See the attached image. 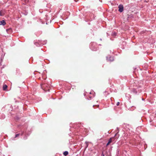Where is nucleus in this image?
I'll list each match as a JSON object with an SVG mask.
<instances>
[{"label": "nucleus", "mask_w": 156, "mask_h": 156, "mask_svg": "<svg viewBox=\"0 0 156 156\" xmlns=\"http://www.w3.org/2000/svg\"><path fill=\"white\" fill-rule=\"evenodd\" d=\"M106 59L107 60L110 62H112L114 60L113 57L111 56L107 57Z\"/></svg>", "instance_id": "6"}, {"label": "nucleus", "mask_w": 156, "mask_h": 156, "mask_svg": "<svg viewBox=\"0 0 156 156\" xmlns=\"http://www.w3.org/2000/svg\"><path fill=\"white\" fill-rule=\"evenodd\" d=\"M119 136V135L118 134V133H117L115 134L114 137H115V138L114 137H112L109 139L108 142L106 144V146L108 145L114 141L115 139H117Z\"/></svg>", "instance_id": "1"}, {"label": "nucleus", "mask_w": 156, "mask_h": 156, "mask_svg": "<svg viewBox=\"0 0 156 156\" xmlns=\"http://www.w3.org/2000/svg\"><path fill=\"white\" fill-rule=\"evenodd\" d=\"M119 102H118L117 103L116 105L117 106H118V105H119Z\"/></svg>", "instance_id": "19"}, {"label": "nucleus", "mask_w": 156, "mask_h": 156, "mask_svg": "<svg viewBox=\"0 0 156 156\" xmlns=\"http://www.w3.org/2000/svg\"><path fill=\"white\" fill-rule=\"evenodd\" d=\"M90 47L92 51H96L97 49V45L95 42H91L90 44Z\"/></svg>", "instance_id": "2"}, {"label": "nucleus", "mask_w": 156, "mask_h": 156, "mask_svg": "<svg viewBox=\"0 0 156 156\" xmlns=\"http://www.w3.org/2000/svg\"><path fill=\"white\" fill-rule=\"evenodd\" d=\"M43 79H44V80H45V79H46V77H45H45H43Z\"/></svg>", "instance_id": "20"}, {"label": "nucleus", "mask_w": 156, "mask_h": 156, "mask_svg": "<svg viewBox=\"0 0 156 156\" xmlns=\"http://www.w3.org/2000/svg\"><path fill=\"white\" fill-rule=\"evenodd\" d=\"M128 18H133V15L132 14L128 15Z\"/></svg>", "instance_id": "11"}, {"label": "nucleus", "mask_w": 156, "mask_h": 156, "mask_svg": "<svg viewBox=\"0 0 156 156\" xmlns=\"http://www.w3.org/2000/svg\"><path fill=\"white\" fill-rule=\"evenodd\" d=\"M26 3L28 2L29 0H23Z\"/></svg>", "instance_id": "18"}, {"label": "nucleus", "mask_w": 156, "mask_h": 156, "mask_svg": "<svg viewBox=\"0 0 156 156\" xmlns=\"http://www.w3.org/2000/svg\"><path fill=\"white\" fill-rule=\"evenodd\" d=\"M88 144L86 142L85 147L86 148L88 146Z\"/></svg>", "instance_id": "16"}, {"label": "nucleus", "mask_w": 156, "mask_h": 156, "mask_svg": "<svg viewBox=\"0 0 156 156\" xmlns=\"http://www.w3.org/2000/svg\"><path fill=\"white\" fill-rule=\"evenodd\" d=\"M7 87V86L6 84L4 85L3 87V89L4 90H6Z\"/></svg>", "instance_id": "9"}, {"label": "nucleus", "mask_w": 156, "mask_h": 156, "mask_svg": "<svg viewBox=\"0 0 156 156\" xmlns=\"http://www.w3.org/2000/svg\"><path fill=\"white\" fill-rule=\"evenodd\" d=\"M140 88V87H137L136 88H132L131 91L135 94H137L138 93H140L141 92V90L139 89Z\"/></svg>", "instance_id": "3"}, {"label": "nucleus", "mask_w": 156, "mask_h": 156, "mask_svg": "<svg viewBox=\"0 0 156 156\" xmlns=\"http://www.w3.org/2000/svg\"><path fill=\"white\" fill-rule=\"evenodd\" d=\"M68 152L67 151H65L63 152V154L66 156V155H68Z\"/></svg>", "instance_id": "12"}, {"label": "nucleus", "mask_w": 156, "mask_h": 156, "mask_svg": "<svg viewBox=\"0 0 156 156\" xmlns=\"http://www.w3.org/2000/svg\"><path fill=\"white\" fill-rule=\"evenodd\" d=\"M6 22H5L4 20H2V21H0V25L5 26L6 24Z\"/></svg>", "instance_id": "7"}, {"label": "nucleus", "mask_w": 156, "mask_h": 156, "mask_svg": "<svg viewBox=\"0 0 156 156\" xmlns=\"http://www.w3.org/2000/svg\"><path fill=\"white\" fill-rule=\"evenodd\" d=\"M104 94L105 95V96H106L107 95H108V93L106 91H105L104 92Z\"/></svg>", "instance_id": "15"}, {"label": "nucleus", "mask_w": 156, "mask_h": 156, "mask_svg": "<svg viewBox=\"0 0 156 156\" xmlns=\"http://www.w3.org/2000/svg\"><path fill=\"white\" fill-rule=\"evenodd\" d=\"M92 94H93V96H89V97L90 98V99H89V98H88V99H92V98L94 96V93L93 92H92Z\"/></svg>", "instance_id": "13"}, {"label": "nucleus", "mask_w": 156, "mask_h": 156, "mask_svg": "<svg viewBox=\"0 0 156 156\" xmlns=\"http://www.w3.org/2000/svg\"><path fill=\"white\" fill-rule=\"evenodd\" d=\"M20 135V134L19 133L16 134L15 137H16L19 136Z\"/></svg>", "instance_id": "17"}, {"label": "nucleus", "mask_w": 156, "mask_h": 156, "mask_svg": "<svg viewBox=\"0 0 156 156\" xmlns=\"http://www.w3.org/2000/svg\"><path fill=\"white\" fill-rule=\"evenodd\" d=\"M41 86L42 88L44 90H45L46 91L49 90V85L47 84L44 83L43 84H41Z\"/></svg>", "instance_id": "4"}, {"label": "nucleus", "mask_w": 156, "mask_h": 156, "mask_svg": "<svg viewBox=\"0 0 156 156\" xmlns=\"http://www.w3.org/2000/svg\"><path fill=\"white\" fill-rule=\"evenodd\" d=\"M6 31L8 33L10 34L12 32V29L11 28H9L6 30Z\"/></svg>", "instance_id": "8"}, {"label": "nucleus", "mask_w": 156, "mask_h": 156, "mask_svg": "<svg viewBox=\"0 0 156 156\" xmlns=\"http://www.w3.org/2000/svg\"><path fill=\"white\" fill-rule=\"evenodd\" d=\"M118 10L120 12H121L123 11L124 8L123 5L122 4L119 5L118 6Z\"/></svg>", "instance_id": "5"}, {"label": "nucleus", "mask_w": 156, "mask_h": 156, "mask_svg": "<svg viewBox=\"0 0 156 156\" xmlns=\"http://www.w3.org/2000/svg\"><path fill=\"white\" fill-rule=\"evenodd\" d=\"M34 44L35 45H36L37 46V47L39 46L40 45L39 43L37 42H35Z\"/></svg>", "instance_id": "10"}, {"label": "nucleus", "mask_w": 156, "mask_h": 156, "mask_svg": "<svg viewBox=\"0 0 156 156\" xmlns=\"http://www.w3.org/2000/svg\"><path fill=\"white\" fill-rule=\"evenodd\" d=\"M4 14L2 12V11H0V16H3L4 15Z\"/></svg>", "instance_id": "14"}, {"label": "nucleus", "mask_w": 156, "mask_h": 156, "mask_svg": "<svg viewBox=\"0 0 156 156\" xmlns=\"http://www.w3.org/2000/svg\"><path fill=\"white\" fill-rule=\"evenodd\" d=\"M23 132H22L21 134V135H22V136L23 135Z\"/></svg>", "instance_id": "21"}, {"label": "nucleus", "mask_w": 156, "mask_h": 156, "mask_svg": "<svg viewBox=\"0 0 156 156\" xmlns=\"http://www.w3.org/2000/svg\"><path fill=\"white\" fill-rule=\"evenodd\" d=\"M90 94H91L92 93H91V92H90Z\"/></svg>", "instance_id": "23"}, {"label": "nucleus", "mask_w": 156, "mask_h": 156, "mask_svg": "<svg viewBox=\"0 0 156 156\" xmlns=\"http://www.w3.org/2000/svg\"><path fill=\"white\" fill-rule=\"evenodd\" d=\"M155 117H156V113L155 114Z\"/></svg>", "instance_id": "22"}]
</instances>
